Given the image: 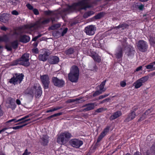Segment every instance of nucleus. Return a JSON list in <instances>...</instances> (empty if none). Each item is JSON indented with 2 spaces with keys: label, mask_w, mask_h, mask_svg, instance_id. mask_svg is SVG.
I'll return each mask as SVG.
<instances>
[{
  "label": "nucleus",
  "mask_w": 155,
  "mask_h": 155,
  "mask_svg": "<svg viewBox=\"0 0 155 155\" xmlns=\"http://www.w3.org/2000/svg\"><path fill=\"white\" fill-rule=\"evenodd\" d=\"M151 149L152 150V152L155 155V145H152L151 148Z\"/></svg>",
  "instance_id": "nucleus-63"
},
{
  "label": "nucleus",
  "mask_w": 155,
  "mask_h": 155,
  "mask_svg": "<svg viewBox=\"0 0 155 155\" xmlns=\"http://www.w3.org/2000/svg\"><path fill=\"white\" fill-rule=\"evenodd\" d=\"M96 28L93 25H88L85 27L84 31L87 35H92L94 34Z\"/></svg>",
  "instance_id": "nucleus-17"
},
{
  "label": "nucleus",
  "mask_w": 155,
  "mask_h": 155,
  "mask_svg": "<svg viewBox=\"0 0 155 155\" xmlns=\"http://www.w3.org/2000/svg\"><path fill=\"white\" fill-rule=\"evenodd\" d=\"M90 0H81L76 3L77 5L80 6L82 9H86L87 8L91 7V6L89 4L88 2Z\"/></svg>",
  "instance_id": "nucleus-14"
},
{
  "label": "nucleus",
  "mask_w": 155,
  "mask_h": 155,
  "mask_svg": "<svg viewBox=\"0 0 155 155\" xmlns=\"http://www.w3.org/2000/svg\"><path fill=\"white\" fill-rule=\"evenodd\" d=\"M90 70L92 71H97V67L95 64H93L90 65L89 66Z\"/></svg>",
  "instance_id": "nucleus-35"
},
{
  "label": "nucleus",
  "mask_w": 155,
  "mask_h": 155,
  "mask_svg": "<svg viewBox=\"0 0 155 155\" xmlns=\"http://www.w3.org/2000/svg\"><path fill=\"white\" fill-rule=\"evenodd\" d=\"M20 39H30V38L28 36L24 35H22V37Z\"/></svg>",
  "instance_id": "nucleus-64"
},
{
  "label": "nucleus",
  "mask_w": 155,
  "mask_h": 155,
  "mask_svg": "<svg viewBox=\"0 0 155 155\" xmlns=\"http://www.w3.org/2000/svg\"><path fill=\"white\" fill-rule=\"evenodd\" d=\"M41 79L43 84V87L45 89H48L50 82L49 78L47 74L41 76Z\"/></svg>",
  "instance_id": "nucleus-13"
},
{
  "label": "nucleus",
  "mask_w": 155,
  "mask_h": 155,
  "mask_svg": "<svg viewBox=\"0 0 155 155\" xmlns=\"http://www.w3.org/2000/svg\"><path fill=\"white\" fill-rule=\"evenodd\" d=\"M20 62V60H19V58L10 62V66L16 65L18 64H19Z\"/></svg>",
  "instance_id": "nucleus-39"
},
{
  "label": "nucleus",
  "mask_w": 155,
  "mask_h": 155,
  "mask_svg": "<svg viewBox=\"0 0 155 155\" xmlns=\"http://www.w3.org/2000/svg\"><path fill=\"white\" fill-rule=\"evenodd\" d=\"M149 40L150 45L153 47H155V39H149Z\"/></svg>",
  "instance_id": "nucleus-48"
},
{
  "label": "nucleus",
  "mask_w": 155,
  "mask_h": 155,
  "mask_svg": "<svg viewBox=\"0 0 155 155\" xmlns=\"http://www.w3.org/2000/svg\"><path fill=\"white\" fill-rule=\"evenodd\" d=\"M34 14L37 15L39 14V13L38 10L36 8H34L32 10Z\"/></svg>",
  "instance_id": "nucleus-54"
},
{
  "label": "nucleus",
  "mask_w": 155,
  "mask_h": 155,
  "mask_svg": "<svg viewBox=\"0 0 155 155\" xmlns=\"http://www.w3.org/2000/svg\"><path fill=\"white\" fill-rule=\"evenodd\" d=\"M37 39H32V41H34L32 44V45L34 47H36L38 44V41H37Z\"/></svg>",
  "instance_id": "nucleus-49"
},
{
  "label": "nucleus",
  "mask_w": 155,
  "mask_h": 155,
  "mask_svg": "<svg viewBox=\"0 0 155 155\" xmlns=\"http://www.w3.org/2000/svg\"><path fill=\"white\" fill-rule=\"evenodd\" d=\"M66 140L62 133L58 136L57 139V143L61 145L65 143Z\"/></svg>",
  "instance_id": "nucleus-25"
},
{
  "label": "nucleus",
  "mask_w": 155,
  "mask_h": 155,
  "mask_svg": "<svg viewBox=\"0 0 155 155\" xmlns=\"http://www.w3.org/2000/svg\"><path fill=\"white\" fill-rule=\"evenodd\" d=\"M83 107H85L83 110L84 111H89L94 109V103H89L86 104L83 106Z\"/></svg>",
  "instance_id": "nucleus-23"
},
{
  "label": "nucleus",
  "mask_w": 155,
  "mask_h": 155,
  "mask_svg": "<svg viewBox=\"0 0 155 155\" xmlns=\"http://www.w3.org/2000/svg\"><path fill=\"white\" fill-rule=\"evenodd\" d=\"M123 48L122 46L119 47L117 52L114 54L116 58L119 61H121L122 59L123 55Z\"/></svg>",
  "instance_id": "nucleus-18"
},
{
  "label": "nucleus",
  "mask_w": 155,
  "mask_h": 155,
  "mask_svg": "<svg viewBox=\"0 0 155 155\" xmlns=\"http://www.w3.org/2000/svg\"><path fill=\"white\" fill-rule=\"evenodd\" d=\"M52 82L55 86L60 87H63L64 84V81L62 79H59L55 77L52 78Z\"/></svg>",
  "instance_id": "nucleus-16"
},
{
  "label": "nucleus",
  "mask_w": 155,
  "mask_h": 155,
  "mask_svg": "<svg viewBox=\"0 0 155 155\" xmlns=\"http://www.w3.org/2000/svg\"><path fill=\"white\" fill-rule=\"evenodd\" d=\"M94 13L93 11H89L85 13L83 15V17L84 18H87Z\"/></svg>",
  "instance_id": "nucleus-34"
},
{
  "label": "nucleus",
  "mask_w": 155,
  "mask_h": 155,
  "mask_svg": "<svg viewBox=\"0 0 155 155\" xmlns=\"http://www.w3.org/2000/svg\"><path fill=\"white\" fill-rule=\"evenodd\" d=\"M11 99H10V108L13 110L15 109L16 107V105L15 103L11 102Z\"/></svg>",
  "instance_id": "nucleus-47"
},
{
  "label": "nucleus",
  "mask_w": 155,
  "mask_h": 155,
  "mask_svg": "<svg viewBox=\"0 0 155 155\" xmlns=\"http://www.w3.org/2000/svg\"><path fill=\"white\" fill-rule=\"evenodd\" d=\"M138 109V107L137 106H134L132 108V110H131L130 111L133 112L134 114H136L135 112Z\"/></svg>",
  "instance_id": "nucleus-55"
},
{
  "label": "nucleus",
  "mask_w": 155,
  "mask_h": 155,
  "mask_svg": "<svg viewBox=\"0 0 155 155\" xmlns=\"http://www.w3.org/2000/svg\"><path fill=\"white\" fill-rule=\"evenodd\" d=\"M106 14V13L104 12H101L98 13L97 15L93 17V18L96 20L100 19L104 16Z\"/></svg>",
  "instance_id": "nucleus-32"
},
{
  "label": "nucleus",
  "mask_w": 155,
  "mask_h": 155,
  "mask_svg": "<svg viewBox=\"0 0 155 155\" xmlns=\"http://www.w3.org/2000/svg\"><path fill=\"white\" fill-rule=\"evenodd\" d=\"M69 143L72 147L79 148L83 144L82 141L76 138L71 140L69 142Z\"/></svg>",
  "instance_id": "nucleus-12"
},
{
  "label": "nucleus",
  "mask_w": 155,
  "mask_h": 155,
  "mask_svg": "<svg viewBox=\"0 0 155 155\" xmlns=\"http://www.w3.org/2000/svg\"><path fill=\"white\" fill-rule=\"evenodd\" d=\"M152 110V108L149 109L147 110L142 115V116L139 119L138 121H141L144 120L146 118V116L148 115L149 114L151 113Z\"/></svg>",
  "instance_id": "nucleus-28"
},
{
  "label": "nucleus",
  "mask_w": 155,
  "mask_h": 155,
  "mask_svg": "<svg viewBox=\"0 0 155 155\" xmlns=\"http://www.w3.org/2000/svg\"><path fill=\"white\" fill-rule=\"evenodd\" d=\"M62 133L66 140H69L72 137L71 134L68 131H65Z\"/></svg>",
  "instance_id": "nucleus-33"
},
{
  "label": "nucleus",
  "mask_w": 155,
  "mask_h": 155,
  "mask_svg": "<svg viewBox=\"0 0 155 155\" xmlns=\"http://www.w3.org/2000/svg\"><path fill=\"white\" fill-rule=\"evenodd\" d=\"M31 153L30 152H28V150L27 149H26L24 153H23L22 155H29Z\"/></svg>",
  "instance_id": "nucleus-59"
},
{
  "label": "nucleus",
  "mask_w": 155,
  "mask_h": 155,
  "mask_svg": "<svg viewBox=\"0 0 155 155\" xmlns=\"http://www.w3.org/2000/svg\"><path fill=\"white\" fill-rule=\"evenodd\" d=\"M68 30V28H64L62 32V35H65L67 32Z\"/></svg>",
  "instance_id": "nucleus-61"
},
{
  "label": "nucleus",
  "mask_w": 155,
  "mask_h": 155,
  "mask_svg": "<svg viewBox=\"0 0 155 155\" xmlns=\"http://www.w3.org/2000/svg\"><path fill=\"white\" fill-rule=\"evenodd\" d=\"M104 110V108L103 107L99 108L95 110V112L97 113H100Z\"/></svg>",
  "instance_id": "nucleus-51"
},
{
  "label": "nucleus",
  "mask_w": 155,
  "mask_h": 155,
  "mask_svg": "<svg viewBox=\"0 0 155 155\" xmlns=\"http://www.w3.org/2000/svg\"><path fill=\"white\" fill-rule=\"evenodd\" d=\"M107 81V80H105L101 82L100 85L97 86V88H98L100 91L102 92H104L105 91L106 89H104V86L105 85V83Z\"/></svg>",
  "instance_id": "nucleus-31"
},
{
  "label": "nucleus",
  "mask_w": 155,
  "mask_h": 155,
  "mask_svg": "<svg viewBox=\"0 0 155 155\" xmlns=\"http://www.w3.org/2000/svg\"><path fill=\"white\" fill-rule=\"evenodd\" d=\"M155 61L150 62L149 64L145 66V67L147 69H151L152 71L155 70Z\"/></svg>",
  "instance_id": "nucleus-29"
},
{
  "label": "nucleus",
  "mask_w": 155,
  "mask_h": 155,
  "mask_svg": "<svg viewBox=\"0 0 155 155\" xmlns=\"http://www.w3.org/2000/svg\"><path fill=\"white\" fill-rule=\"evenodd\" d=\"M9 39H0V41H3L6 43L5 48L8 51H10V46L9 43H7Z\"/></svg>",
  "instance_id": "nucleus-40"
},
{
  "label": "nucleus",
  "mask_w": 155,
  "mask_h": 155,
  "mask_svg": "<svg viewBox=\"0 0 155 155\" xmlns=\"http://www.w3.org/2000/svg\"><path fill=\"white\" fill-rule=\"evenodd\" d=\"M129 26V25L125 23H120L119 24V27H120V28H122L123 30H124L126 28L128 29Z\"/></svg>",
  "instance_id": "nucleus-38"
},
{
  "label": "nucleus",
  "mask_w": 155,
  "mask_h": 155,
  "mask_svg": "<svg viewBox=\"0 0 155 155\" xmlns=\"http://www.w3.org/2000/svg\"><path fill=\"white\" fill-rule=\"evenodd\" d=\"M120 86L122 87H125L126 85V83L125 81H121L120 82Z\"/></svg>",
  "instance_id": "nucleus-58"
},
{
  "label": "nucleus",
  "mask_w": 155,
  "mask_h": 155,
  "mask_svg": "<svg viewBox=\"0 0 155 155\" xmlns=\"http://www.w3.org/2000/svg\"><path fill=\"white\" fill-rule=\"evenodd\" d=\"M9 128V124L8 125L7 127H5L2 130H0V134L2 132H5L6 133L8 134V131H7V130H8Z\"/></svg>",
  "instance_id": "nucleus-43"
},
{
  "label": "nucleus",
  "mask_w": 155,
  "mask_h": 155,
  "mask_svg": "<svg viewBox=\"0 0 155 155\" xmlns=\"http://www.w3.org/2000/svg\"><path fill=\"white\" fill-rule=\"evenodd\" d=\"M18 43L17 40L10 42V51H12V48L16 49L18 47Z\"/></svg>",
  "instance_id": "nucleus-30"
},
{
  "label": "nucleus",
  "mask_w": 155,
  "mask_h": 155,
  "mask_svg": "<svg viewBox=\"0 0 155 155\" xmlns=\"http://www.w3.org/2000/svg\"><path fill=\"white\" fill-rule=\"evenodd\" d=\"M19 41L23 43H26L29 41L30 39H19Z\"/></svg>",
  "instance_id": "nucleus-56"
},
{
  "label": "nucleus",
  "mask_w": 155,
  "mask_h": 155,
  "mask_svg": "<svg viewBox=\"0 0 155 155\" xmlns=\"http://www.w3.org/2000/svg\"><path fill=\"white\" fill-rule=\"evenodd\" d=\"M149 79V77L146 76L143 77L136 81L134 84L135 89H138L143 85V84L147 81Z\"/></svg>",
  "instance_id": "nucleus-11"
},
{
  "label": "nucleus",
  "mask_w": 155,
  "mask_h": 155,
  "mask_svg": "<svg viewBox=\"0 0 155 155\" xmlns=\"http://www.w3.org/2000/svg\"><path fill=\"white\" fill-rule=\"evenodd\" d=\"M31 52L34 54H38L39 53V51L38 48L34 47L32 49Z\"/></svg>",
  "instance_id": "nucleus-44"
},
{
  "label": "nucleus",
  "mask_w": 155,
  "mask_h": 155,
  "mask_svg": "<svg viewBox=\"0 0 155 155\" xmlns=\"http://www.w3.org/2000/svg\"><path fill=\"white\" fill-rule=\"evenodd\" d=\"M61 108V107H54V108H52L51 109H50L48 110L46 112V113H49L51 112H52L56 110H58L60 109Z\"/></svg>",
  "instance_id": "nucleus-42"
},
{
  "label": "nucleus",
  "mask_w": 155,
  "mask_h": 155,
  "mask_svg": "<svg viewBox=\"0 0 155 155\" xmlns=\"http://www.w3.org/2000/svg\"><path fill=\"white\" fill-rule=\"evenodd\" d=\"M84 54L91 57L94 61L97 63H100L101 61V57L95 52L89 49H84L83 50Z\"/></svg>",
  "instance_id": "nucleus-4"
},
{
  "label": "nucleus",
  "mask_w": 155,
  "mask_h": 155,
  "mask_svg": "<svg viewBox=\"0 0 155 155\" xmlns=\"http://www.w3.org/2000/svg\"><path fill=\"white\" fill-rule=\"evenodd\" d=\"M29 54L27 53H25L23 54L19 58V60L20 61L19 65H22L26 67H29L30 65V63L29 62Z\"/></svg>",
  "instance_id": "nucleus-6"
},
{
  "label": "nucleus",
  "mask_w": 155,
  "mask_h": 155,
  "mask_svg": "<svg viewBox=\"0 0 155 155\" xmlns=\"http://www.w3.org/2000/svg\"><path fill=\"white\" fill-rule=\"evenodd\" d=\"M38 54V58L40 61H46L49 58L50 53L48 49H43L40 50Z\"/></svg>",
  "instance_id": "nucleus-7"
},
{
  "label": "nucleus",
  "mask_w": 155,
  "mask_h": 155,
  "mask_svg": "<svg viewBox=\"0 0 155 155\" xmlns=\"http://www.w3.org/2000/svg\"><path fill=\"white\" fill-rule=\"evenodd\" d=\"M51 20L53 22L54 20V18H50L45 19L42 21L39 20L34 23L24 25L21 28H18V31H19L18 32L15 31L14 32V34L18 35H20L21 33V30L23 29H30L33 28H38L41 27V25H45L49 23Z\"/></svg>",
  "instance_id": "nucleus-1"
},
{
  "label": "nucleus",
  "mask_w": 155,
  "mask_h": 155,
  "mask_svg": "<svg viewBox=\"0 0 155 155\" xmlns=\"http://www.w3.org/2000/svg\"><path fill=\"white\" fill-rule=\"evenodd\" d=\"M136 44L138 49L141 52H145L148 49L147 43L143 40H139Z\"/></svg>",
  "instance_id": "nucleus-8"
},
{
  "label": "nucleus",
  "mask_w": 155,
  "mask_h": 155,
  "mask_svg": "<svg viewBox=\"0 0 155 155\" xmlns=\"http://www.w3.org/2000/svg\"><path fill=\"white\" fill-rule=\"evenodd\" d=\"M53 12L50 10L46 11L45 12V14L46 15H50L53 13Z\"/></svg>",
  "instance_id": "nucleus-52"
},
{
  "label": "nucleus",
  "mask_w": 155,
  "mask_h": 155,
  "mask_svg": "<svg viewBox=\"0 0 155 155\" xmlns=\"http://www.w3.org/2000/svg\"><path fill=\"white\" fill-rule=\"evenodd\" d=\"M79 50V47H74L70 48L65 50L64 51V53L70 58H72L74 57V56H75L74 55V54H77Z\"/></svg>",
  "instance_id": "nucleus-10"
},
{
  "label": "nucleus",
  "mask_w": 155,
  "mask_h": 155,
  "mask_svg": "<svg viewBox=\"0 0 155 155\" xmlns=\"http://www.w3.org/2000/svg\"><path fill=\"white\" fill-rule=\"evenodd\" d=\"M110 128V126H107L104 129L103 131L101 133L98 137L97 142L95 144V145H98V143L109 132Z\"/></svg>",
  "instance_id": "nucleus-15"
},
{
  "label": "nucleus",
  "mask_w": 155,
  "mask_h": 155,
  "mask_svg": "<svg viewBox=\"0 0 155 155\" xmlns=\"http://www.w3.org/2000/svg\"><path fill=\"white\" fill-rule=\"evenodd\" d=\"M49 63L51 64H58L59 61V58L56 56L50 55L48 59Z\"/></svg>",
  "instance_id": "nucleus-20"
},
{
  "label": "nucleus",
  "mask_w": 155,
  "mask_h": 155,
  "mask_svg": "<svg viewBox=\"0 0 155 155\" xmlns=\"http://www.w3.org/2000/svg\"><path fill=\"white\" fill-rule=\"evenodd\" d=\"M60 27V25L58 24H54L52 25L50 28L51 30H53L55 29Z\"/></svg>",
  "instance_id": "nucleus-46"
},
{
  "label": "nucleus",
  "mask_w": 155,
  "mask_h": 155,
  "mask_svg": "<svg viewBox=\"0 0 155 155\" xmlns=\"http://www.w3.org/2000/svg\"><path fill=\"white\" fill-rule=\"evenodd\" d=\"M102 39H93L92 41L93 42L95 41V45L97 47L99 48V47H101L102 46V44L100 42V41Z\"/></svg>",
  "instance_id": "nucleus-36"
},
{
  "label": "nucleus",
  "mask_w": 155,
  "mask_h": 155,
  "mask_svg": "<svg viewBox=\"0 0 155 155\" xmlns=\"http://www.w3.org/2000/svg\"><path fill=\"white\" fill-rule=\"evenodd\" d=\"M5 106L7 108L10 107V100L9 99H8L6 101Z\"/></svg>",
  "instance_id": "nucleus-53"
},
{
  "label": "nucleus",
  "mask_w": 155,
  "mask_h": 155,
  "mask_svg": "<svg viewBox=\"0 0 155 155\" xmlns=\"http://www.w3.org/2000/svg\"><path fill=\"white\" fill-rule=\"evenodd\" d=\"M102 92L100 90H98L95 91L93 94V97H95L97 96L102 94Z\"/></svg>",
  "instance_id": "nucleus-45"
},
{
  "label": "nucleus",
  "mask_w": 155,
  "mask_h": 155,
  "mask_svg": "<svg viewBox=\"0 0 155 155\" xmlns=\"http://www.w3.org/2000/svg\"><path fill=\"white\" fill-rule=\"evenodd\" d=\"M26 6L29 10H33L34 9L33 7L29 3L27 4L26 5Z\"/></svg>",
  "instance_id": "nucleus-50"
},
{
  "label": "nucleus",
  "mask_w": 155,
  "mask_h": 155,
  "mask_svg": "<svg viewBox=\"0 0 155 155\" xmlns=\"http://www.w3.org/2000/svg\"><path fill=\"white\" fill-rule=\"evenodd\" d=\"M49 137L47 134L43 135L40 137V142L41 145L44 146H47L49 142Z\"/></svg>",
  "instance_id": "nucleus-19"
},
{
  "label": "nucleus",
  "mask_w": 155,
  "mask_h": 155,
  "mask_svg": "<svg viewBox=\"0 0 155 155\" xmlns=\"http://www.w3.org/2000/svg\"><path fill=\"white\" fill-rule=\"evenodd\" d=\"M24 77V74H22L15 73L13 76L10 79V83H12L14 85L20 84L22 81Z\"/></svg>",
  "instance_id": "nucleus-5"
},
{
  "label": "nucleus",
  "mask_w": 155,
  "mask_h": 155,
  "mask_svg": "<svg viewBox=\"0 0 155 155\" xmlns=\"http://www.w3.org/2000/svg\"><path fill=\"white\" fill-rule=\"evenodd\" d=\"M122 114V113L120 111H117L113 114L110 117L109 119L110 120H114L120 117Z\"/></svg>",
  "instance_id": "nucleus-26"
},
{
  "label": "nucleus",
  "mask_w": 155,
  "mask_h": 155,
  "mask_svg": "<svg viewBox=\"0 0 155 155\" xmlns=\"http://www.w3.org/2000/svg\"><path fill=\"white\" fill-rule=\"evenodd\" d=\"M9 17L8 14H2L0 15V21L5 23H6L9 21Z\"/></svg>",
  "instance_id": "nucleus-22"
},
{
  "label": "nucleus",
  "mask_w": 155,
  "mask_h": 155,
  "mask_svg": "<svg viewBox=\"0 0 155 155\" xmlns=\"http://www.w3.org/2000/svg\"><path fill=\"white\" fill-rule=\"evenodd\" d=\"M33 88L35 90V96L36 97H40L42 94V88L40 85L38 87L37 85H34Z\"/></svg>",
  "instance_id": "nucleus-21"
},
{
  "label": "nucleus",
  "mask_w": 155,
  "mask_h": 155,
  "mask_svg": "<svg viewBox=\"0 0 155 155\" xmlns=\"http://www.w3.org/2000/svg\"><path fill=\"white\" fill-rule=\"evenodd\" d=\"M121 41L122 46L124 50H125V54L128 56H131L134 55L135 51L134 48L132 46L128 45L127 43L126 39H122Z\"/></svg>",
  "instance_id": "nucleus-3"
},
{
  "label": "nucleus",
  "mask_w": 155,
  "mask_h": 155,
  "mask_svg": "<svg viewBox=\"0 0 155 155\" xmlns=\"http://www.w3.org/2000/svg\"><path fill=\"white\" fill-rule=\"evenodd\" d=\"M62 114V112H59L58 113H56L52 115H51L49 117H48L47 118V119L48 120H49L51 119V118L55 117H57L59 116H60Z\"/></svg>",
  "instance_id": "nucleus-41"
},
{
  "label": "nucleus",
  "mask_w": 155,
  "mask_h": 155,
  "mask_svg": "<svg viewBox=\"0 0 155 155\" xmlns=\"http://www.w3.org/2000/svg\"><path fill=\"white\" fill-rule=\"evenodd\" d=\"M109 100V98H106L104 100L102 101H100V103H99V104H102L104 102H108Z\"/></svg>",
  "instance_id": "nucleus-57"
},
{
  "label": "nucleus",
  "mask_w": 155,
  "mask_h": 155,
  "mask_svg": "<svg viewBox=\"0 0 155 155\" xmlns=\"http://www.w3.org/2000/svg\"><path fill=\"white\" fill-rule=\"evenodd\" d=\"M136 114L130 111V113L127 115V117L124 120L125 122H128L133 120L136 117Z\"/></svg>",
  "instance_id": "nucleus-24"
},
{
  "label": "nucleus",
  "mask_w": 155,
  "mask_h": 155,
  "mask_svg": "<svg viewBox=\"0 0 155 155\" xmlns=\"http://www.w3.org/2000/svg\"><path fill=\"white\" fill-rule=\"evenodd\" d=\"M79 75V71L78 67L76 65H73L71 68L70 73L68 74V79L72 82H77Z\"/></svg>",
  "instance_id": "nucleus-2"
},
{
  "label": "nucleus",
  "mask_w": 155,
  "mask_h": 155,
  "mask_svg": "<svg viewBox=\"0 0 155 155\" xmlns=\"http://www.w3.org/2000/svg\"><path fill=\"white\" fill-rule=\"evenodd\" d=\"M27 124H23L21 125H18L16 126L12 127H10V129H13L14 130H18L21 128L23 127H24L27 125Z\"/></svg>",
  "instance_id": "nucleus-37"
},
{
  "label": "nucleus",
  "mask_w": 155,
  "mask_h": 155,
  "mask_svg": "<svg viewBox=\"0 0 155 155\" xmlns=\"http://www.w3.org/2000/svg\"><path fill=\"white\" fill-rule=\"evenodd\" d=\"M12 14L15 15H17L19 14L18 12L16 10H14L12 11Z\"/></svg>",
  "instance_id": "nucleus-60"
},
{
  "label": "nucleus",
  "mask_w": 155,
  "mask_h": 155,
  "mask_svg": "<svg viewBox=\"0 0 155 155\" xmlns=\"http://www.w3.org/2000/svg\"><path fill=\"white\" fill-rule=\"evenodd\" d=\"M144 7V5L141 4L140 5H139L138 7V9L140 10H142Z\"/></svg>",
  "instance_id": "nucleus-62"
},
{
  "label": "nucleus",
  "mask_w": 155,
  "mask_h": 155,
  "mask_svg": "<svg viewBox=\"0 0 155 155\" xmlns=\"http://www.w3.org/2000/svg\"><path fill=\"white\" fill-rule=\"evenodd\" d=\"M29 117V115H28L20 119H17V117L15 118L10 119V124H14L18 122H19L15 124V125H17L21 124L26 122L30 120V119H27V118Z\"/></svg>",
  "instance_id": "nucleus-9"
},
{
  "label": "nucleus",
  "mask_w": 155,
  "mask_h": 155,
  "mask_svg": "<svg viewBox=\"0 0 155 155\" xmlns=\"http://www.w3.org/2000/svg\"><path fill=\"white\" fill-rule=\"evenodd\" d=\"M76 3H74L71 5H68L67 8L64 9V12H68L70 11H72L75 9L77 6H80L77 5Z\"/></svg>",
  "instance_id": "nucleus-27"
}]
</instances>
